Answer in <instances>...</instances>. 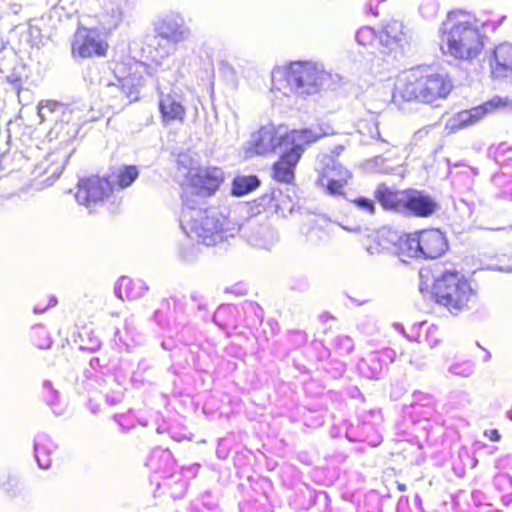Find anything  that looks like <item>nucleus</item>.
Here are the masks:
<instances>
[{"mask_svg": "<svg viewBox=\"0 0 512 512\" xmlns=\"http://www.w3.org/2000/svg\"><path fill=\"white\" fill-rule=\"evenodd\" d=\"M377 238H378L377 235L374 236L372 238V240H373V243H372V241L370 240V236H368L367 239L363 242V246L365 247L367 252L372 255L378 254L384 249V246L377 241Z\"/></svg>", "mask_w": 512, "mask_h": 512, "instance_id": "obj_31", "label": "nucleus"}, {"mask_svg": "<svg viewBox=\"0 0 512 512\" xmlns=\"http://www.w3.org/2000/svg\"><path fill=\"white\" fill-rule=\"evenodd\" d=\"M168 55V48L166 46H161L160 43H158L154 51H150V58L156 64H161L162 60L165 59Z\"/></svg>", "mask_w": 512, "mask_h": 512, "instance_id": "obj_30", "label": "nucleus"}, {"mask_svg": "<svg viewBox=\"0 0 512 512\" xmlns=\"http://www.w3.org/2000/svg\"><path fill=\"white\" fill-rule=\"evenodd\" d=\"M44 310H45V308H43V309H41V310H39L38 308H35V309H34V312H35V313H38V312H43Z\"/></svg>", "mask_w": 512, "mask_h": 512, "instance_id": "obj_42", "label": "nucleus"}, {"mask_svg": "<svg viewBox=\"0 0 512 512\" xmlns=\"http://www.w3.org/2000/svg\"><path fill=\"white\" fill-rule=\"evenodd\" d=\"M353 204L360 209L363 212H366L368 214H374L375 212V203L373 200L365 198V197H359L355 200H353Z\"/></svg>", "mask_w": 512, "mask_h": 512, "instance_id": "obj_28", "label": "nucleus"}, {"mask_svg": "<svg viewBox=\"0 0 512 512\" xmlns=\"http://www.w3.org/2000/svg\"><path fill=\"white\" fill-rule=\"evenodd\" d=\"M314 142L315 141H297L288 149L283 150L282 156L273 166V178L280 182L290 183L294 179V169L306 146Z\"/></svg>", "mask_w": 512, "mask_h": 512, "instance_id": "obj_11", "label": "nucleus"}, {"mask_svg": "<svg viewBox=\"0 0 512 512\" xmlns=\"http://www.w3.org/2000/svg\"><path fill=\"white\" fill-rule=\"evenodd\" d=\"M406 192L392 191L386 185L381 184L377 187L375 197L385 209L404 212Z\"/></svg>", "mask_w": 512, "mask_h": 512, "instance_id": "obj_20", "label": "nucleus"}, {"mask_svg": "<svg viewBox=\"0 0 512 512\" xmlns=\"http://www.w3.org/2000/svg\"><path fill=\"white\" fill-rule=\"evenodd\" d=\"M120 20H121V14H120V12L118 11V12H117V15L114 17L113 25H114V26L118 25V23L120 22Z\"/></svg>", "mask_w": 512, "mask_h": 512, "instance_id": "obj_39", "label": "nucleus"}, {"mask_svg": "<svg viewBox=\"0 0 512 512\" xmlns=\"http://www.w3.org/2000/svg\"><path fill=\"white\" fill-rule=\"evenodd\" d=\"M436 301L451 313L457 314L467 308L473 296L470 283L457 272H446L434 285Z\"/></svg>", "mask_w": 512, "mask_h": 512, "instance_id": "obj_5", "label": "nucleus"}, {"mask_svg": "<svg viewBox=\"0 0 512 512\" xmlns=\"http://www.w3.org/2000/svg\"><path fill=\"white\" fill-rule=\"evenodd\" d=\"M440 49L455 59L476 58L483 49V41L475 19L464 12L449 13L440 29Z\"/></svg>", "mask_w": 512, "mask_h": 512, "instance_id": "obj_2", "label": "nucleus"}, {"mask_svg": "<svg viewBox=\"0 0 512 512\" xmlns=\"http://www.w3.org/2000/svg\"><path fill=\"white\" fill-rule=\"evenodd\" d=\"M400 253L409 258L422 257L420 232L401 237L399 241Z\"/></svg>", "mask_w": 512, "mask_h": 512, "instance_id": "obj_23", "label": "nucleus"}, {"mask_svg": "<svg viewBox=\"0 0 512 512\" xmlns=\"http://www.w3.org/2000/svg\"><path fill=\"white\" fill-rule=\"evenodd\" d=\"M130 279L129 278H126V277H123L121 280H120V286H128L130 284Z\"/></svg>", "mask_w": 512, "mask_h": 512, "instance_id": "obj_36", "label": "nucleus"}, {"mask_svg": "<svg viewBox=\"0 0 512 512\" xmlns=\"http://www.w3.org/2000/svg\"><path fill=\"white\" fill-rule=\"evenodd\" d=\"M330 74L319 63L312 61L292 62L275 67L271 72L272 90L283 95H312L319 91Z\"/></svg>", "mask_w": 512, "mask_h": 512, "instance_id": "obj_3", "label": "nucleus"}, {"mask_svg": "<svg viewBox=\"0 0 512 512\" xmlns=\"http://www.w3.org/2000/svg\"><path fill=\"white\" fill-rule=\"evenodd\" d=\"M121 90L129 101V103L138 100L139 89L143 86L144 81L141 75V66L136 65L132 74L119 80Z\"/></svg>", "mask_w": 512, "mask_h": 512, "instance_id": "obj_21", "label": "nucleus"}, {"mask_svg": "<svg viewBox=\"0 0 512 512\" xmlns=\"http://www.w3.org/2000/svg\"><path fill=\"white\" fill-rule=\"evenodd\" d=\"M186 161H187V158L185 156L179 158V163L181 165H185Z\"/></svg>", "mask_w": 512, "mask_h": 512, "instance_id": "obj_40", "label": "nucleus"}, {"mask_svg": "<svg viewBox=\"0 0 512 512\" xmlns=\"http://www.w3.org/2000/svg\"><path fill=\"white\" fill-rule=\"evenodd\" d=\"M62 111V103L54 100H42L37 106V115L40 122H55L59 124V116Z\"/></svg>", "mask_w": 512, "mask_h": 512, "instance_id": "obj_22", "label": "nucleus"}, {"mask_svg": "<svg viewBox=\"0 0 512 512\" xmlns=\"http://www.w3.org/2000/svg\"><path fill=\"white\" fill-rule=\"evenodd\" d=\"M259 185L256 176H240L236 177L232 185V193L236 196H243L254 190Z\"/></svg>", "mask_w": 512, "mask_h": 512, "instance_id": "obj_25", "label": "nucleus"}, {"mask_svg": "<svg viewBox=\"0 0 512 512\" xmlns=\"http://www.w3.org/2000/svg\"><path fill=\"white\" fill-rule=\"evenodd\" d=\"M356 39L363 46H371L376 40V33L373 28L364 26L357 31Z\"/></svg>", "mask_w": 512, "mask_h": 512, "instance_id": "obj_26", "label": "nucleus"}, {"mask_svg": "<svg viewBox=\"0 0 512 512\" xmlns=\"http://www.w3.org/2000/svg\"><path fill=\"white\" fill-rule=\"evenodd\" d=\"M448 371L455 376L469 377L474 372V366L470 362L454 363L449 367Z\"/></svg>", "mask_w": 512, "mask_h": 512, "instance_id": "obj_27", "label": "nucleus"}, {"mask_svg": "<svg viewBox=\"0 0 512 512\" xmlns=\"http://www.w3.org/2000/svg\"><path fill=\"white\" fill-rule=\"evenodd\" d=\"M36 459L41 468L47 469L50 467V459H41L40 457V448L38 446L35 447Z\"/></svg>", "mask_w": 512, "mask_h": 512, "instance_id": "obj_34", "label": "nucleus"}, {"mask_svg": "<svg viewBox=\"0 0 512 512\" xmlns=\"http://www.w3.org/2000/svg\"><path fill=\"white\" fill-rule=\"evenodd\" d=\"M436 202L426 194L417 190H407L405 198V211L419 217H427L436 211Z\"/></svg>", "mask_w": 512, "mask_h": 512, "instance_id": "obj_19", "label": "nucleus"}, {"mask_svg": "<svg viewBox=\"0 0 512 512\" xmlns=\"http://www.w3.org/2000/svg\"><path fill=\"white\" fill-rule=\"evenodd\" d=\"M112 191L113 185L108 179L92 176L78 182L75 199L78 204L93 210L103 204Z\"/></svg>", "mask_w": 512, "mask_h": 512, "instance_id": "obj_8", "label": "nucleus"}, {"mask_svg": "<svg viewBox=\"0 0 512 512\" xmlns=\"http://www.w3.org/2000/svg\"><path fill=\"white\" fill-rule=\"evenodd\" d=\"M421 80V68L412 69L400 76L395 84L392 100L399 102V98L404 101H412L417 98L416 86Z\"/></svg>", "mask_w": 512, "mask_h": 512, "instance_id": "obj_15", "label": "nucleus"}, {"mask_svg": "<svg viewBox=\"0 0 512 512\" xmlns=\"http://www.w3.org/2000/svg\"><path fill=\"white\" fill-rule=\"evenodd\" d=\"M420 11L424 17L433 18L437 13V6L435 3L423 4Z\"/></svg>", "mask_w": 512, "mask_h": 512, "instance_id": "obj_33", "label": "nucleus"}, {"mask_svg": "<svg viewBox=\"0 0 512 512\" xmlns=\"http://www.w3.org/2000/svg\"><path fill=\"white\" fill-rule=\"evenodd\" d=\"M139 172L135 166L120 167L114 175V183L121 189L129 187L138 177Z\"/></svg>", "mask_w": 512, "mask_h": 512, "instance_id": "obj_24", "label": "nucleus"}, {"mask_svg": "<svg viewBox=\"0 0 512 512\" xmlns=\"http://www.w3.org/2000/svg\"><path fill=\"white\" fill-rule=\"evenodd\" d=\"M422 257L435 259L440 257L448 247L445 236L438 229L423 230L420 232Z\"/></svg>", "mask_w": 512, "mask_h": 512, "instance_id": "obj_14", "label": "nucleus"}, {"mask_svg": "<svg viewBox=\"0 0 512 512\" xmlns=\"http://www.w3.org/2000/svg\"><path fill=\"white\" fill-rule=\"evenodd\" d=\"M380 44L387 49L388 53L401 50L406 42V32L402 22L397 20L388 21L379 37Z\"/></svg>", "mask_w": 512, "mask_h": 512, "instance_id": "obj_17", "label": "nucleus"}, {"mask_svg": "<svg viewBox=\"0 0 512 512\" xmlns=\"http://www.w3.org/2000/svg\"><path fill=\"white\" fill-rule=\"evenodd\" d=\"M326 133L318 132L312 129H299L288 131L283 126L268 124L261 127L251 135L246 154L265 155L274 152L277 148L281 150L288 149L297 141H317Z\"/></svg>", "mask_w": 512, "mask_h": 512, "instance_id": "obj_4", "label": "nucleus"}, {"mask_svg": "<svg viewBox=\"0 0 512 512\" xmlns=\"http://www.w3.org/2000/svg\"><path fill=\"white\" fill-rule=\"evenodd\" d=\"M317 170V183L327 195H345V188L353 179L351 170L330 156H324L321 159Z\"/></svg>", "mask_w": 512, "mask_h": 512, "instance_id": "obj_7", "label": "nucleus"}, {"mask_svg": "<svg viewBox=\"0 0 512 512\" xmlns=\"http://www.w3.org/2000/svg\"><path fill=\"white\" fill-rule=\"evenodd\" d=\"M422 90H423V86H422V85H420V84H418V85L416 86V91H417V92H416V95H417V98H416L415 100L420 101V95H419V92H422Z\"/></svg>", "mask_w": 512, "mask_h": 512, "instance_id": "obj_37", "label": "nucleus"}, {"mask_svg": "<svg viewBox=\"0 0 512 512\" xmlns=\"http://www.w3.org/2000/svg\"><path fill=\"white\" fill-rule=\"evenodd\" d=\"M107 49L108 44L101 33L85 27L76 30L71 42V53L74 58L105 56Z\"/></svg>", "mask_w": 512, "mask_h": 512, "instance_id": "obj_9", "label": "nucleus"}, {"mask_svg": "<svg viewBox=\"0 0 512 512\" xmlns=\"http://www.w3.org/2000/svg\"><path fill=\"white\" fill-rule=\"evenodd\" d=\"M422 92H419L420 101L433 103L438 99L445 98L451 91L450 82L442 75L430 73L427 69L421 68Z\"/></svg>", "mask_w": 512, "mask_h": 512, "instance_id": "obj_12", "label": "nucleus"}, {"mask_svg": "<svg viewBox=\"0 0 512 512\" xmlns=\"http://www.w3.org/2000/svg\"><path fill=\"white\" fill-rule=\"evenodd\" d=\"M4 47H5L4 41H3V39L0 37V52L4 49Z\"/></svg>", "mask_w": 512, "mask_h": 512, "instance_id": "obj_41", "label": "nucleus"}, {"mask_svg": "<svg viewBox=\"0 0 512 512\" xmlns=\"http://www.w3.org/2000/svg\"><path fill=\"white\" fill-rule=\"evenodd\" d=\"M157 35L171 43L178 44L190 37V30L180 17H166L156 24Z\"/></svg>", "mask_w": 512, "mask_h": 512, "instance_id": "obj_13", "label": "nucleus"}, {"mask_svg": "<svg viewBox=\"0 0 512 512\" xmlns=\"http://www.w3.org/2000/svg\"><path fill=\"white\" fill-rule=\"evenodd\" d=\"M198 254V249L196 247L186 248L185 246H181L180 255L184 261L190 262L193 261Z\"/></svg>", "mask_w": 512, "mask_h": 512, "instance_id": "obj_32", "label": "nucleus"}, {"mask_svg": "<svg viewBox=\"0 0 512 512\" xmlns=\"http://www.w3.org/2000/svg\"><path fill=\"white\" fill-rule=\"evenodd\" d=\"M505 104L506 103L503 102L501 98H494L484 103L483 105L474 107L469 110L460 111L447 120L445 124V130L448 131V133H454L458 130L466 128L478 122L486 114L493 112L496 108L504 106Z\"/></svg>", "mask_w": 512, "mask_h": 512, "instance_id": "obj_10", "label": "nucleus"}, {"mask_svg": "<svg viewBox=\"0 0 512 512\" xmlns=\"http://www.w3.org/2000/svg\"><path fill=\"white\" fill-rule=\"evenodd\" d=\"M489 63L494 77H506L511 74L512 44L503 42L495 46Z\"/></svg>", "mask_w": 512, "mask_h": 512, "instance_id": "obj_18", "label": "nucleus"}, {"mask_svg": "<svg viewBox=\"0 0 512 512\" xmlns=\"http://www.w3.org/2000/svg\"><path fill=\"white\" fill-rule=\"evenodd\" d=\"M159 108L164 122L171 121L183 122L186 115V110L183 105L182 96L172 91L168 94H161L159 99Z\"/></svg>", "mask_w": 512, "mask_h": 512, "instance_id": "obj_16", "label": "nucleus"}, {"mask_svg": "<svg viewBox=\"0 0 512 512\" xmlns=\"http://www.w3.org/2000/svg\"><path fill=\"white\" fill-rule=\"evenodd\" d=\"M485 435L492 441H498L500 439V434L496 429L486 431Z\"/></svg>", "mask_w": 512, "mask_h": 512, "instance_id": "obj_35", "label": "nucleus"}, {"mask_svg": "<svg viewBox=\"0 0 512 512\" xmlns=\"http://www.w3.org/2000/svg\"><path fill=\"white\" fill-rule=\"evenodd\" d=\"M59 123H66V124H69L70 122H73L74 120H79L80 117L75 115V110L66 105V104H63L62 103V111H61V114L59 116Z\"/></svg>", "mask_w": 512, "mask_h": 512, "instance_id": "obj_29", "label": "nucleus"}, {"mask_svg": "<svg viewBox=\"0 0 512 512\" xmlns=\"http://www.w3.org/2000/svg\"><path fill=\"white\" fill-rule=\"evenodd\" d=\"M344 150V146L342 145H339L335 148V150L333 151V154H335L336 156H338L342 151Z\"/></svg>", "mask_w": 512, "mask_h": 512, "instance_id": "obj_38", "label": "nucleus"}, {"mask_svg": "<svg viewBox=\"0 0 512 512\" xmlns=\"http://www.w3.org/2000/svg\"><path fill=\"white\" fill-rule=\"evenodd\" d=\"M198 201L187 193L180 214V226L185 235L205 246H215L241 232L253 246L269 249L276 241L268 227H241L216 208L200 209Z\"/></svg>", "mask_w": 512, "mask_h": 512, "instance_id": "obj_1", "label": "nucleus"}, {"mask_svg": "<svg viewBox=\"0 0 512 512\" xmlns=\"http://www.w3.org/2000/svg\"><path fill=\"white\" fill-rule=\"evenodd\" d=\"M186 189L182 200L187 193L192 199L200 203L201 199L212 196L224 181V173L217 167L191 166L185 174Z\"/></svg>", "mask_w": 512, "mask_h": 512, "instance_id": "obj_6", "label": "nucleus"}]
</instances>
